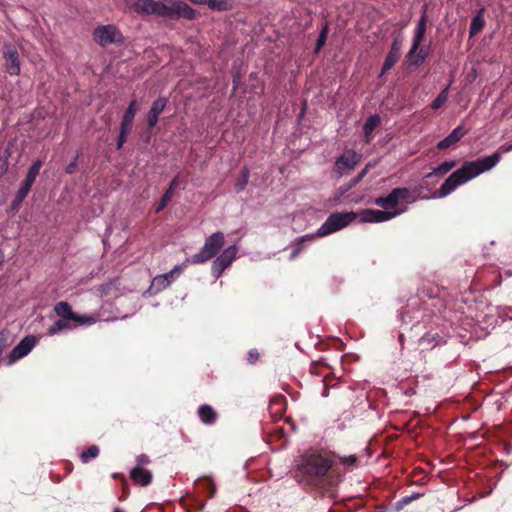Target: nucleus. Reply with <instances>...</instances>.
Instances as JSON below:
<instances>
[{"instance_id": "1", "label": "nucleus", "mask_w": 512, "mask_h": 512, "mask_svg": "<svg viewBox=\"0 0 512 512\" xmlns=\"http://www.w3.org/2000/svg\"><path fill=\"white\" fill-rule=\"evenodd\" d=\"M510 151H512V144H505L502 145L498 151L492 155L479 158L475 161L465 162L461 168L454 171L444 181L438 190V197L443 198L448 196L460 185L467 183L481 173L491 170L499 163L501 154Z\"/></svg>"}, {"instance_id": "2", "label": "nucleus", "mask_w": 512, "mask_h": 512, "mask_svg": "<svg viewBox=\"0 0 512 512\" xmlns=\"http://www.w3.org/2000/svg\"><path fill=\"white\" fill-rule=\"evenodd\" d=\"M332 465L333 462L329 458L318 453H309L300 458L297 468L311 478H321L326 475Z\"/></svg>"}, {"instance_id": "3", "label": "nucleus", "mask_w": 512, "mask_h": 512, "mask_svg": "<svg viewBox=\"0 0 512 512\" xmlns=\"http://www.w3.org/2000/svg\"><path fill=\"white\" fill-rule=\"evenodd\" d=\"M225 244L224 234L217 231L205 239L201 250L194 254L189 262L192 264H201L215 257Z\"/></svg>"}, {"instance_id": "4", "label": "nucleus", "mask_w": 512, "mask_h": 512, "mask_svg": "<svg viewBox=\"0 0 512 512\" xmlns=\"http://www.w3.org/2000/svg\"><path fill=\"white\" fill-rule=\"evenodd\" d=\"M357 218V213L353 211L333 213L317 230L316 236L324 237L331 233L339 231L353 223Z\"/></svg>"}, {"instance_id": "5", "label": "nucleus", "mask_w": 512, "mask_h": 512, "mask_svg": "<svg viewBox=\"0 0 512 512\" xmlns=\"http://www.w3.org/2000/svg\"><path fill=\"white\" fill-rule=\"evenodd\" d=\"M426 15L423 14L421 19L419 20L417 27L415 29L413 41L411 48L407 54V59L410 62L411 65L418 67L420 66L425 58L426 53L423 49L419 50V46L424 38L425 32H426Z\"/></svg>"}, {"instance_id": "6", "label": "nucleus", "mask_w": 512, "mask_h": 512, "mask_svg": "<svg viewBox=\"0 0 512 512\" xmlns=\"http://www.w3.org/2000/svg\"><path fill=\"white\" fill-rule=\"evenodd\" d=\"M127 8L141 15H157L165 17V2L154 0H125Z\"/></svg>"}, {"instance_id": "7", "label": "nucleus", "mask_w": 512, "mask_h": 512, "mask_svg": "<svg viewBox=\"0 0 512 512\" xmlns=\"http://www.w3.org/2000/svg\"><path fill=\"white\" fill-rule=\"evenodd\" d=\"M409 190L407 188H395L388 196L378 197L374 200V204L383 208L384 211L402 210L405 206H401L408 198Z\"/></svg>"}, {"instance_id": "8", "label": "nucleus", "mask_w": 512, "mask_h": 512, "mask_svg": "<svg viewBox=\"0 0 512 512\" xmlns=\"http://www.w3.org/2000/svg\"><path fill=\"white\" fill-rule=\"evenodd\" d=\"M360 161L361 155L359 153L352 149L345 150L335 161L333 172L337 177H342L353 171Z\"/></svg>"}, {"instance_id": "9", "label": "nucleus", "mask_w": 512, "mask_h": 512, "mask_svg": "<svg viewBox=\"0 0 512 512\" xmlns=\"http://www.w3.org/2000/svg\"><path fill=\"white\" fill-rule=\"evenodd\" d=\"M93 37L94 40L101 46L120 44L123 42V36L120 30L112 24L102 25L95 28Z\"/></svg>"}, {"instance_id": "10", "label": "nucleus", "mask_w": 512, "mask_h": 512, "mask_svg": "<svg viewBox=\"0 0 512 512\" xmlns=\"http://www.w3.org/2000/svg\"><path fill=\"white\" fill-rule=\"evenodd\" d=\"M404 212L405 209L393 211L363 209L357 215L361 223H383L394 219Z\"/></svg>"}, {"instance_id": "11", "label": "nucleus", "mask_w": 512, "mask_h": 512, "mask_svg": "<svg viewBox=\"0 0 512 512\" xmlns=\"http://www.w3.org/2000/svg\"><path fill=\"white\" fill-rule=\"evenodd\" d=\"M237 254L238 247L236 245H230L215 258L211 265V271L216 279H218L223 272L231 266L232 262L236 259Z\"/></svg>"}, {"instance_id": "12", "label": "nucleus", "mask_w": 512, "mask_h": 512, "mask_svg": "<svg viewBox=\"0 0 512 512\" xmlns=\"http://www.w3.org/2000/svg\"><path fill=\"white\" fill-rule=\"evenodd\" d=\"M187 263H189V259H186L181 265L175 266L168 273L157 275L156 277H154L150 286V290L160 292L166 289L175 279L176 274H180L182 272V270L186 267Z\"/></svg>"}, {"instance_id": "13", "label": "nucleus", "mask_w": 512, "mask_h": 512, "mask_svg": "<svg viewBox=\"0 0 512 512\" xmlns=\"http://www.w3.org/2000/svg\"><path fill=\"white\" fill-rule=\"evenodd\" d=\"M165 10L167 11L165 17L182 16L187 19L195 17V11L182 1L168 0L165 2Z\"/></svg>"}, {"instance_id": "14", "label": "nucleus", "mask_w": 512, "mask_h": 512, "mask_svg": "<svg viewBox=\"0 0 512 512\" xmlns=\"http://www.w3.org/2000/svg\"><path fill=\"white\" fill-rule=\"evenodd\" d=\"M36 340L33 336H26L23 338L20 343L13 348L11 353L8 356V364L11 365L17 360L26 356L32 348L35 346Z\"/></svg>"}, {"instance_id": "15", "label": "nucleus", "mask_w": 512, "mask_h": 512, "mask_svg": "<svg viewBox=\"0 0 512 512\" xmlns=\"http://www.w3.org/2000/svg\"><path fill=\"white\" fill-rule=\"evenodd\" d=\"M4 58L8 73L10 75H18L20 73V63L16 48L12 45L6 44L4 46Z\"/></svg>"}, {"instance_id": "16", "label": "nucleus", "mask_w": 512, "mask_h": 512, "mask_svg": "<svg viewBox=\"0 0 512 512\" xmlns=\"http://www.w3.org/2000/svg\"><path fill=\"white\" fill-rule=\"evenodd\" d=\"M41 161H36L29 169L28 174L26 176V179L20 188V190L17 193V200L21 202L30 191L37 175L39 174L40 168H41Z\"/></svg>"}, {"instance_id": "17", "label": "nucleus", "mask_w": 512, "mask_h": 512, "mask_svg": "<svg viewBox=\"0 0 512 512\" xmlns=\"http://www.w3.org/2000/svg\"><path fill=\"white\" fill-rule=\"evenodd\" d=\"M402 43L399 39H395L392 43V47L385 59L382 74L391 69L400 59Z\"/></svg>"}, {"instance_id": "18", "label": "nucleus", "mask_w": 512, "mask_h": 512, "mask_svg": "<svg viewBox=\"0 0 512 512\" xmlns=\"http://www.w3.org/2000/svg\"><path fill=\"white\" fill-rule=\"evenodd\" d=\"M466 133H467V131L462 126H458L447 137H445L443 140H441L437 144V147L439 149H447L450 146H452L453 144L460 141Z\"/></svg>"}, {"instance_id": "19", "label": "nucleus", "mask_w": 512, "mask_h": 512, "mask_svg": "<svg viewBox=\"0 0 512 512\" xmlns=\"http://www.w3.org/2000/svg\"><path fill=\"white\" fill-rule=\"evenodd\" d=\"M137 110H138V104H137V101L134 99L130 102L127 110L125 111V113L123 115V119H122L121 127H120L121 129L129 130V131L131 130L132 123H133V120H134Z\"/></svg>"}, {"instance_id": "20", "label": "nucleus", "mask_w": 512, "mask_h": 512, "mask_svg": "<svg viewBox=\"0 0 512 512\" xmlns=\"http://www.w3.org/2000/svg\"><path fill=\"white\" fill-rule=\"evenodd\" d=\"M131 478L134 482L146 486L152 480V475L148 470L143 469V467H135L131 470L130 473Z\"/></svg>"}, {"instance_id": "21", "label": "nucleus", "mask_w": 512, "mask_h": 512, "mask_svg": "<svg viewBox=\"0 0 512 512\" xmlns=\"http://www.w3.org/2000/svg\"><path fill=\"white\" fill-rule=\"evenodd\" d=\"M484 24H485L484 9L481 8L471 21L470 31H469L470 37H473L476 34H478L483 29Z\"/></svg>"}, {"instance_id": "22", "label": "nucleus", "mask_w": 512, "mask_h": 512, "mask_svg": "<svg viewBox=\"0 0 512 512\" xmlns=\"http://www.w3.org/2000/svg\"><path fill=\"white\" fill-rule=\"evenodd\" d=\"M54 311L55 313L63 318V319H67V320H72L73 317H74V312L72 311V308L71 306L69 305V303L65 302V301H61V302H58L55 306H54Z\"/></svg>"}, {"instance_id": "23", "label": "nucleus", "mask_w": 512, "mask_h": 512, "mask_svg": "<svg viewBox=\"0 0 512 512\" xmlns=\"http://www.w3.org/2000/svg\"><path fill=\"white\" fill-rule=\"evenodd\" d=\"M178 185V181L176 178H174L170 185H169V188L166 190V192L164 193V195L162 196L157 208H156V212H160L162 211L166 206L167 204L170 202V200L172 199V196H173V193H174V189L177 187Z\"/></svg>"}, {"instance_id": "24", "label": "nucleus", "mask_w": 512, "mask_h": 512, "mask_svg": "<svg viewBox=\"0 0 512 512\" xmlns=\"http://www.w3.org/2000/svg\"><path fill=\"white\" fill-rule=\"evenodd\" d=\"M198 413H199L201 420L206 424L212 423L216 418L215 411L212 409V407H210L208 405L201 406L199 408Z\"/></svg>"}, {"instance_id": "25", "label": "nucleus", "mask_w": 512, "mask_h": 512, "mask_svg": "<svg viewBox=\"0 0 512 512\" xmlns=\"http://www.w3.org/2000/svg\"><path fill=\"white\" fill-rule=\"evenodd\" d=\"M317 236L316 234H308V235H305V236H302L300 238H298L294 243H293V246H294V250L292 251L291 255H290V259H295L298 254L301 252V250L303 249V243L304 241H307V240H313L315 239Z\"/></svg>"}, {"instance_id": "26", "label": "nucleus", "mask_w": 512, "mask_h": 512, "mask_svg": "<svg viewBox=\"0 0 512 512\" xmlns=\"http://www.w3.org/2000/svg\"><path fill=\"white\" fill-rule=\"evenodd\" d=\"M456 166V161H445L440 164L438 167L434 168L432 172L427 174L426 177H431L433 175H444L451 171Z\"/></svg>"}, {"instance_id": "27", "label": "nucleus", "mask_w": 512, "mask_h": 512, "mask_svg": "<svg viewBox=\"0 0 512 512\" xmlns=\"http://www.w3.org/2000/svg\"><path fill=\"white\" fill-rule=\"evenodd\" d=\"M380 123V118L377 115L371 116L364 124L363 131L365 137L368 139L376 126Z\"/></svg>"}, {"instance_id": "28", "label": "nucleus", "mask_w": 512, "mask_h": 512, "mask_svg": "<svg viewBox=\"0 0 512 512\" xmlns=\"http://www.w3.org/2000/svg\"><path fill=\"white\" fill-rule=\"evenodd\" d=\"M99 320V317L95 315H79L74 314L72 321L77 322L80 325H93Z\"/></svg>"}, {"instance_id": "29", "label": "nucleus", "mask_w": 512, "mask_h": 512, "mask_svg": "<svg viewBox=\"0 0 512 512\" xmlns=\"http://www.w3.org/2000/svg\"><path fill=\"white\" fill-rule=\"evenodd\" d=\"M166 104H167V101L165 98H162V97H159L157 98L153 103H152V106H151V109L149 112H151L152 114H156V115H160L163 110L165 109L166 107Z\"/></svg>"}, {"instance_id": "30", "label": "nucleus", "mask_w": 512, "mask_h": 512, "mask_svg": "<svg viewBox=\"0 0 512 512\" xmlns=\"http://www.w3.org/2000/svg\"><path fill=\"white\" fill-rule=\"evenodd\" d=\"M99 454V448L95 445L90 446L86 451L82 452L81 460L86 463L92 458H96Z\"/></svg>"}, {"instance_id": "31", "label": "nucleus", "mask_w": 512, "mask_h": 512, "mask_svg": "<svg viewBox=\"0 0 512 512\" xmlns=\"http://www.w3.org/2000/svg\"><path fill=\"white\" fill-rule=\"evenodd\" d=\"M448 90L449 86L446 87L439 95L438 97L432 102V109H438L440 108L448 99Z\"/></svg>"}, {"instance_id": "32", "label": "nucleus", "mask_w": 512, "mask_h": 512, "mask_svg": "<svg viewBox=\"0 0 512 512\" xmlns=\"http://www.w3.org/2000/svg\"><path fill=\"white\" fill-rule=\"evenodd\" d=\"M249 172L247 169L242 171L240 179L236 183L237 191H242L248 183Z\"/></svg>"}, {"instance_id": "33", "label": "nucleus", "mask_w": 512, "mask_h": 512, "mask_svg": "<svg viewBox=\"0 0 512 512\" xmlns=\"http://www.w3.org/2000/svg\"><path fill=\"white\" fill-rule=\"evenodd\" d=\"M66 327H67V324L64 321L58 320L55 323H53V325H51L49 327L48 333L50 335H54V334L60 332L61 330L65 329Z\"/></svg>"}, {"instance_id": "34", "label": "nucleus", "mask_w": 512, "mask_h": 512, "mask_svg": "<svg viewBox=\"0 0 512 512\" xmlns=\"http://www.w3.org/2000/svg\"><path fill=\"white\" fill-rule=\"evenodd\" d=\"M367 174V168H364L361 170V172L353 179L350 180L348 188L350 189L354 186H356Z\"/></svg>"}, {"instance_id": "35", "label": "nucleus", "mask_w": 512, "mask_h": 512, "mask_svg": "<svg viewBox=\"0 0 512 512\" xmlns=\"http://www.w3.org/2000/svg\"><path fill=\"white\" fill-rule=\"evenodd\" d=\"M328 27L327 25L322 29L316 44V50H320L327 38Z\"/></svg>"}, {"instance_id": "36", "label": "nucleus", "mask_w": 512, "mask_h": 512, "mask_svg": "<svg viewBox=\"0 0 512 512\" xmlns=\"http://www.w3.org/2000/svg\"><path fill=\"white\" fill-rule=\"evenodd\" d=\"M130 133L129 130L121 129L120 128V135L117 142V149H121L123 144L126 142L127 136Z\"/></svg>"}, {"instance_id": "37", "label": "nucleus", "mask_w": 512, "mask_h": 512, "mask_svg": "<svg viewBox=\"0 0 512 512\" xmlns=\"http://www.w3.org/2000/svg\"><path fill=\"white\" fill-rule=\"evenodd\" d=\"M339 462L344 465H354L357 461V458L354 455H350L347 457L338 456Z\"/></svg>"}, {"instance_id": "38", "label": "nucleus", "mask_w": 512, "mask_h": 512, "mask_svg": "<svg viewBox=\"0 0 512 512\" xmlns=\"http://www.w3.org/2000/svg\"><path fill=\"white\" fill-rule=\"evenodd\" d=\"M158 115L152 114L151 112H148L147 115V124L149 128H153L157 122H158Z\"/></svg>"}, {"instance_id": "39", "label": "nucleus", "mask_w": 512, "mask_h": 512, "mask_svg": "<svg viewBox=\"0 0 512 512\" xmlns=\"http://www.w3.org/2000/svg\"><path fill=\"white\" fill-rule=\"evenodd\" d=\"M8 169V156H4L0 158V177L7 171Z\"/></svg>"}, {"instance_id": "40", "label": "nucleus", "mask_w": 512, "mask_h": 512, "mask_svg": "<svg viewBox=\"0 0 512 512\" xmlns=\"http://www.w3.org/2000/svg\"><path fill=\"white\" fill-rule=\"evenodd\" d=\"M136 461H137V465H138L137 467H142L144 465H147L150 462L149 457L145 454L138 456Z\"/></svg>"}, {"instance_id": "41", "label": "nucleus", "mask_w": 512, "mask_h": 512, "mask_svg": "<svg viewBox=\"0 0 512 512\" xmlns=\"http://www.w3.org/2000/svg\"><path fill=\"white\" fill-rule=\"evenodd\" d=\"M257 359H258V353H256V352L249 353V360L251 363L255 362Z\"/></svg>"}, {"instance_id": "42", "label": "nucleus", "mask_w": 512, "mask_h": 512, "mask_svg": "<svg viewBox=\"0 0 512 512\" xmlns=\"http://www.w3.org/2000/svg\"><path fill=\"white\" fill-rule=\"evenodd\" d=\"M74 169H75V164H70L69 166H67L66 172L71 174L74 172Z\"/></svg>"}, {"instance_id": "43", "label": "nucleus", "mask_w": 512, "mask_h": 512, "mask_svg": "<svg viewBox=\"0 0 512 512\" xmlns=\"http://www.w3.org/2000/svg\"><path fill=\"white\" fill-rule=\"evenodd\" d=\"M4 261V255L2 253V251L0 250V265L3 263Z\"/></svg>"}, {"instance_id": "44", "label": "nucleus", "mask_w": 512, "mask_h": 512, "mask_svg": "<svg viewBox=\"0 0 512 512\" xmlns=\"http://www.w3.org/2000/svg\"><path fill=\"white\" fill-rule=\"evenodd\" d=\"M373 167V164L372 163H368L365 168H367V172L369 171V169Z\"/></svg>"}]
</instances>
